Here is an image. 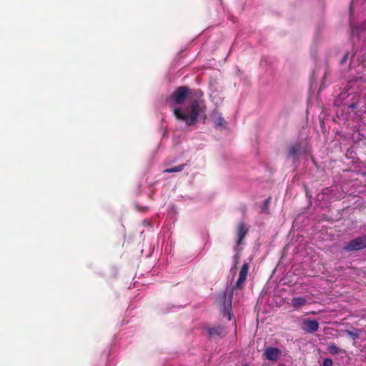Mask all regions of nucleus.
<instances>
[{"label":"nucleus","mask_w":366,"mask_h":366,"mask_svg":"<svg viewBox=\"0 0 366 366\" xmlns=\"http://www.w3.org/2000/svg\"><path fill=\"white\" fill-rule=\"evenodd\" d=\"M361 29H366V23H364L361 25Z\"/></svg>","instance_id":"obj_21"},{"label":"nucleus","mask_w":366,"mask_h":366,"mask_svg":"<svg viewBox=\"0 0 366 366\" xmlns=\"http://www.w3.org/2000/svg\"><path fill=\"white\" fill-rule=\"evenodd\" d=\"M345 332L347 335L350 336L352 340H355L360 337V333L361 332V330L359 329L353 328L352 331L345 330Z\"/></svg>","instance_id":"obj_9"},{"label":"nucleus","mask_w":366,"mask_h":366,"mask_svg":"<svg viewBox=\"0 0 366 366\" xmlns=\"http://www.w3.org/2000/svg\"><path fill=\"white\" fill-rule=\"evenodd\" d=\"M226 124V122L225 120L224 119L223 117H219L216 121H215V124L217 127H219V126H223Z\"/></svg>","instance_id":"obj_15"},{"label":"nucleus","mask_w":366,"mask_h":366,"mask_svg":"<svg viewBox=\"0 0 366 366\" xmlns=\"http://www.w3.org/2000/svg\"><path fill=\"white\" fill-rule=\"evenodd\" d=\"M223 298L224 299V309L226 311L227 310V306H226V302H225V299H226V295H223Z\"/></svg>","instance_id":"obj_20"},{"label":"nucleus","mask_w":366,"mask_h":366,"mask_svg":"<svg viewBox=\"0 0 366 366\" xmlns=\"http://www.w3.org/2000/svg\"><path fill=\"white\" fill-rule=\"evenodd\" d=\"M366 248V235L357 237L350 241L342 247L347 252H352Z\"/></svg>","instance_id":"obj_2"},{"label":"nucleus","mask_w":366,"mask_h":366,"mask_svg":"<svg viewBox=\"0 0 366 366\" xmlns=\"http://www.w3.org/2000/svg\"><path fill=\"white\" fill-rule=\"evenodd\" d=\"M292 305L296 307L297 306V298L294 297L292 300Z\"/></svg>","instance_id":"obj_19"},{"label":"nucleus","mask_w":366,"mask_h":366,"mask_svg":"<svg viewBox=\"0 0 366 366\" xmlns=\"http://www.w3.org/2000/svg\"><path fill=\"white\" fill-rule=\"evenodd\" d=\"M244 366H248V365H244Z\"/></svg>","instance_id":"obj_24"},{"label":"nucleus","mask_w":366,"mask_h":366,"mask_svg":"<svg viewBox=\"0 0 366 366\" xmlns=\"http://www.w3.org/2000/svg\"><path fill=\"white\" fill-rule=\"evenodd\" d=\"M189 94L190 89L187 86H179L170 96V100L177 104H183Z\"/></svg>","instance_id":"obj_3"},{"label":"nucleus","mask_w":366,"mask_h":366,"mask_svg":"<svg viewBox=\"0 0 366 366\" xmlns=\"http://www.w3.org/2000/svg\"><path fill=\"white\" fill-rule=\"evenodd\" d=\"M350 108H352V109H355V108H356V107H357V104H351V105L350 106Z\"/></svg>","instance_id":"obj_22"},{"label":"nucleus","mask_w":366,"mask_h":366,"mask_svg":"<svg viewBox=\"0 0 366 366\" xmlns=\"http://www.w3.org/2000/svg\"><path fill=\"white\" fill-rule=\"evenodd\" d=\"M232 294L229 296V302H228V311H227V315H228V320H231V306H232Z\"/></svg>","instance_id":"obj_14"},{"label":"nucleus","mask_w":366,"mask_h":366,"mask_svg":"<svg viewBox=\"0 0 366 366\" xmlns=\"http://www.w3.org/2000/svg\"><path fill=\"white\" fill-rule=\"evenodd\" d=\"M327 350L331 355H338L341 352L340 348L333 343L329 345Z\"/></svg>","instance_id":"obj_10"},{"label":"nucleus","mask_w":366,"mask_h":366,"mask_svg":"<svg viewBox=\"0 0 366 366\" xmlns=\"http://www.w3.org/2000/svg\"><path fill=\"white\" fill-rule=\"evenodd\" d=\"M249 229V227L244 222H239L236 229V233L237 237V245L239 246L245 236L247 234Z\"/></svg>","instance_id":"obj_4"},{"label":"nucleus","mask_w":366,"mask_h":366,"mask_svg":"<svg viewBox=\"0 0 366 366\" xmlns=\"http://www.w3.org/2000/svg\"><path fill=\"white\" fill-rule=\"evenodd\" d=\"M333 362L330 358H325L323 360L322 366H332Z\"/></svg>","instance_id":"obj_16"},{"label":"nucleus","mask_w":366,"mask_h":366,"mask_svg":"<svg viewBox=\"0 0 366 366\" xmlns=\"http://www.w3.org/2000/svg\"><path fill=\"white\" fill-rule=\"evenodd\" d=\"M184 165L185 164H180V165L177 166V167H170V168H168V169H165L164 172H166V173H172V172H181V171H182L184 169Z\"/></svg>","instance_id":"obj_12"},{"label":"nucleus","mask_w":366,"mask_h":366,"mask_svg":"<svg viewBox=\"0 0 366 366\" xmlns=\"http://www.w3.org/2000/svg\"><path fill=\"white\" fill-rule=\"evenodd\" d=\"M306 301L302 297H299V307L302 306L305 304Z\"/></svg>","instance_id":"obj_18"},{"label":"nucleus","mask_w":366,"mask_h":366,"mask_svg":"<svg viewBox=\"0 0 366 366\" xmlns=\"http://www.w3.org/2000/svg\"><path fill=\"white\" fill-rule=\"evenodd\" d=\"M249 267V263L244 262L241 268L239 277L247 279Z\"/></svg>","instance_id":"obj_11"},{"label":"nucleus","mask_w":366,"mask_h":366,"mask_svg":"<svg viewBox=\"0 0 366 366\" xmlns=\"http://www.w3.org/2000/svg\"><path fill=\"white\" fill-rule=\"evenodd\" d=\"M280 354V350L276 347H272L267 348L264 352L265 358L268 360L272 361L277 360Z\"/></svg>","instance_id":"obj_6"},{"label":"nucleus","mask_w":366,"mask_h":366,"mask_svg":"<svg viewBox=\"0 0 366 366\" xmlns=\"http://www.w3.org/2000/svg\"><path fill=\"white\" fill-rule=\"evenodd\" d=\"M352 2L351 3V4L350 5V11H352Z\"/></svg>","instance_id":"obj_23"},{"label":"nucleus","mask_w":366,"mask_h":366,"mask_svg":"<svg viewBox=\"0 0 366 366\" xmlns=\"http://www.w3.org/2000/svg\"><path fill=\"white\" fill-rule=\"evenodd\" d=\"M302 328L306 332L314 333L319 329V322L317 320H305L302 322Z\"/></svg>","instance_id":"obj_5"},{"label":"nucleus","mask_w":366,"mask_h":366,"mask_svg":"<svg viewBox=\"0 0 366 366\" xmlns=\"http://www.w3.org/2000/svg\"><path fill=\"white\" fill-rule=\"evenodd\" d=\"M186 112H183L182 108H175L174 114L177 119L184 122L187 126H192L197 122L199 115L205 113L206 106L204 102L193 99L187 107Z\"/></svg>","instance_id":"obj_1"},{"label":"nucleus","mask_w":366,"mask_h":366,"mask_svg":"<svg viewBox=\"0 0 366 366\" xmlns=\"http://www.w3.org/2000/svg\"><path fill=\"white\" fill-rule=\"evenodd\" d=\"M297 144H292L289 147L288 152H287V158L288 159H292L293 162H296L297 157Z\"/></svg>","instance_id":"obj_8"},{"label":"nucleus","mask_w":366,"mask_h":366,"mask_svg":"<svg viewBox=\"0 0 366 366\" xmlns=\"http://www.w3.org/2000/svg\"><path fill=\"white\" fill-rule=\"evenodd\" d=\"M348 55H349V53H348V52H347V53L344 55V56L342 57V59H341V61H340V64H344L347 61V58H348Z\"/></svg>","instance_id":"obj_17"},{"label":"nucleus","mask_w":366,"mask_h":366,"mask_svg":"<svg viewBox=\"0 0 366 366\" xmlns=\"http://www.w3.org/2000/svg\"><path fill=\"white\" fill-rule=\"evenodd\" d=\"M245 281V278L239 277L234 288L242 290Z\"/></svg>","instance_id":"obj_13"},{"label":"nucleus","mask_w":366,"mask_h":366,"mask_svg":"<svg viewBox=\"0 0 366 366\" xmlns=\"http://www.w3.org/2000/svg\"><path fill=\"white\" fill-rule=\"evenodd\" d=\"M223 327H210L208 328L207 332L209 335V337L210 338L219 337L222 335L223 332Z\"/></svg>","instance_id":"obj_7"}]
</instances>
